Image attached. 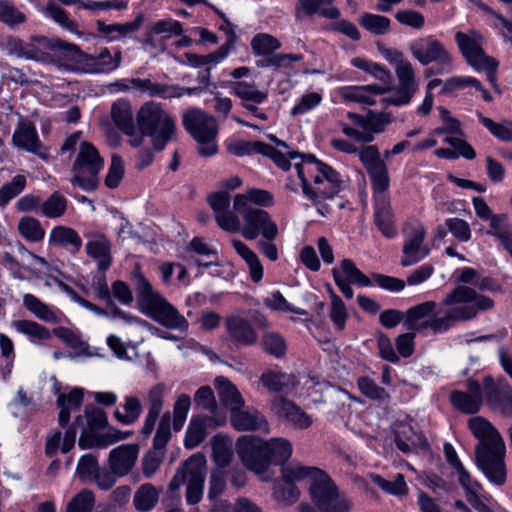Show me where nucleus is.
<instances>
[{
    "instance_id": "f257e3e1",
    "label": "nucleus",
    "mask_w": 512,
    "mask_h": 512,
    "mask_svg": "<svg viewBox=\"0 0 512 512\" xmlns=\"http://www.w3.org/2000/svg\"><path fill=\"white\" fill-rule=\"evenodd\" d=\"M295 168L304 197L320 215L326 216L330 212L329 201H332L344 187L345 181L342 176L311 154L302 156V161L296 163Z\"/></svg>"
},
{
    "instance_id": "f03ea898",
    "label": "nucleus",
    "mask_w": 512,
    "mask_h": 512,
    "mask_svg": "<svg viewBox=\"0 0 512 512\" xmlns=\"http://www.w3.org/2000/svg\"><path fill=\"white\" fill-rule=\"evenodd\" d=\"M131 280L137 295L139 309L143 314L167 329L180 332L188 330L187 319L152 286L139 270L132 273Z\"/></svg>"
},
{
    "instance_id": "7ed1b4c3",
    "label": "nucleus",
    "mask_w": 512,
    "mask_h": 512,
    "mask_svg": "<svg viewBox=\"0 0 512 512\" xmlns=\"http://www.w3.org/2000/svg\"><path fill=\"white\" fill-rule=\"evenodd\" d=\"M440 306L449 330L458 322L475 318L480 311L492 309L494 301L471 287L459 285L443 298Z\"/></svg>"
},
{
    "instance_id": "20e7f679",
    "label": "nucleus",
    "mask_w": 512,
    "mask_h": 512,
    "mask_svg": "<svg viewBox=\"0 0 512 512\" xmlns=\"http://www.w3.org/2000/svg\"><path fill=\"white\" fill-rule=\"evenodd\" d=\"M137 127L151 138L155 150L161 151L176 133L175 119L160 103H144L136 114Z\"/></svg>"
},
{
    "instance_id": "39448f33",
    "label": "nucleus",
    "mask_w": 512,
    "mask_h": 512,
    "mask_svg": "<svg viewBox=\"0 0 512 512\" xmlns=\"http://www.w3.org/2000/svg\"><path fill=\"white\" fill-rule=\"evenodd\" d=\"M505 454V442L498 430L478 440L475 446L477 467L497 486H502L506 481Z\"/></svg>"
},
{
    "instance_id": "423d86ee",
    "label": "nucleus",
    "mask_w": 512,
    "mask_h": 512,
    "mask_svg": "<svg viewBox=\"0 0 512 512\" xmlns=\"http://www.w3.org/2000/svg\"><path fill=\"white\" fill-rule=\"evenodd\" d=\"M505 454V442L498 430L478 440L475 446L477 467L497 486H502L506 481Z\"/></svg>"
},
{
    "instance_id": "0eeeda50",
    "label": "nucleus",
    "mask_w": 512,
    "mask_h": 512,
    "mask_svg": "<svg viewBox=\"0 0 512 512\" xmlns=\"http://www.w3.org/2000/svg\"><path fill=\"white\" fill-rule=\"evenodd\" d=\"M108 423L107 414L102 409L93 405H87L84 414L75 420V425L82 428L79 438V446L83 449L92 447H107L117 441L127 439L131 432H121L116 429H109L108 434L98 437L96 431L106 427Z\"/></svg>"
},
{
    "instance_id": "6e6552de",
    "label": "nucleus",
    "mask_w": 512,
    "mask_h": 512,
    "mask_svg": "<svg viewBox=\"0 0 512 512\" xmlns=\"http://www.w3.org/2000/svg\"><path fill=\"white\" fill-rule=\"evenodd\" d=\"M182 123L197 142L198 152L201 156L210 157L217 153L218 123L213 116L199 108H192L183 114Z\"/></svg>"
},
{
    "instance_id": "1a4fd4ad",
    "label": "nucleus",
    "mask_w": 512,
    "mask_h": 512,
    "mask_svg": "<svg viewBox=\"0 0 512 512\" xmlns=\"http://www.w3.org/2000/svg\"><path fill=\"white\" fill-rule=\"evenodd\" d=\"M207 461L202 453L193 454L177 470L169 484L171 490H178L184 483L186 488V501L195 505L202 499Z\"/></svg>"
},
{
    "instance_id": "9d476101",
    "label": "nucleus",
    "mask_w": 512,
    "mask_h": 512,
    "mask_svg": "<svg viewBox=\"0 0 512 512\" xmlns=\"http://www.w3.org/2000/svg\"><path fill=\"white\" fill-rule=\"evenodd\" d=\"M455 40L467 63L477 71L486 73L492 85H496L498 62L485 54L482 45L483 37L475 30L457 32Z\"/></svg>"
},
{
    "instance_id": "9b49d317",
    "label": "nucleus",
    "mask_w": 512,
    "mask_h": 512,
    "mask_svg": "<svg viewBox=\"0 0 512 512\" xmlns=\"http://www.w3.org/2000/svg\"><path fill=\"white\" fill-rule=\"evenodd\" d=\"M104 165L96 147L87 141L80 142L79 151L72 167L70 181L74 186L91 191L97 186V175Z\"/></svg>"
},
{
    "instance_id": "f8f14e48",
    "label": "nucleus",
    "mask_w": 512,
    "mask_h": 512,
    "mask_svg": "<svg viewBox=\"0 0 512 512\" xmlns=\"http://www.w3.org/2000/svg\"><path fill=\"white\" fill-rule=\"evenodd\" d=\"M411 55L422 65H437V74L453 70V57L447 47L433 35L422 36L410 43Z\"/></svg>"
},
{
    "instance_id": "ddd939ff",
    "label": "nucleus",
    "mask_w": 512,
    "mask_h": 512,
    "mask_svg": "<svg viewBox=\"0 0 512 512\" xmlns=\"http://www.w3.org/2000/svg\"><path fill=\"white\" fill-rule=\"evenodd\" d=\"M404 322L416 331L430 330L435 334L448 331L440 304L432 300L410 307L405 312Z\"/></svg>"
},
{
    "instance_id": "4468645a",
    "label": "nucleus",
    "mask_w": 512,
    "mask_h": 512,
    "mask_svg": "<svg viewBox=\"0 0 512 512\" xmlns=\"http://www.w3.org/2000/svg\"><path fill=\"white\" fill-rule=\"evenodd\" d=\"M309 491L313 502L322 512H347L351 508V501L338 491L324 472L310 484Z\"/></svg>"
},
{
    "instance_id": "2eb2a0df",
    "label": "nucleus",
    "mask_w": 512,
    "mask_h": 512,
    "mask_svg": "<svg viewBox=\"0 0 512 512\" xmlns=\"http://www.w3.org/2000/svg\"><path fill=\"white\" fill-rule=\"evenodd\" d=\"M235 449L248 470L259 475L263 481L271 479V475L268 473L269 459L263 439L248 435L241 436L236 442Z\"/></svg>"
},
{
    "instance_id": "dca6fc26",
    "label": "nucleus",
    "mask_w": 512,
    "mask_h": 512,
    "mask_svg": "<svg viewBox=\"0 0 512 512\" xmlns=\"http://www.w3.org/2000/svg\"><path fill=\"white\" fill-rule=\"evenodd\" d=\"M240 219V232L247 240H255L259 236L264 239H276L278 226L265 210H235Z\"/></svg>"
},
{
    "instance_id": "f3484780",
    "label": "nucleus",
    "mask_w": 512,
    "mask_h": 512,
    "mask_svg": "<svg viewBox=\"0 0 512 512\" xmlns=\"http://www.w3.org/2000/svg\"><path fill=\"white\" fill-rule=\"evenodd\" d=\"M403 257L401 265L409 267L417 264L430 254V248L425 244L426 229L418 221L408 223L404 230Z\"/></svg>"
},
{
    "instance_id": "a211bd4d",
    "label": "nucleus",
    "mask_w": 512,
    "mask_h": 512,
    "mask_svg": "<svg viewBox=\"0 0 512 512\" xmlns=\"http://www.w3.org/2000/svg\"><path fill=\"white\" fill-rule=\"evenodd\" d=\"M52 38L42 36L31 37L29 40L14 38L8 42V52L18 58L48 64Z\"/></svg>"
},
{
    "instance_id": "6ab92c4d",
    "label": "nucleus",
    "mask_w": 512,
    "mask_h": 512,
    "mask_svg": "<svg viewBox=\"0 0 512 512\" xmlns=\"http://www.w3.org/2000/svg\"><path fill=\"white\" fill-rule=\"evenodd\" d=\"M49 57L48 64H53L66 70L83 71L84 60H92L77 45L67 43L58 38H52Z\"/></svg>"
},
{
    "instance_id": "aec40b11",
    "label": "nucleus",
    "mask_w": 512,
    "mask_h": 512,
    "mask_svg": "<svg viewBox=\"0 0 512 512\" xmlns=\"http://www.w3.org/2000/svg\"><path fill=\"white\" fill-rule=\"evenodd\" d=\"M12 144L19 150H23L40 159H49V150L40 141L37 129L33 122L20 118L12 135Z\"/></svg>"
},
{
    "instance_id": "412c9836",
    "label": "nucleus",
    "mask_w": 512,
    "mask_h": 512,
    "mask_svg": "<svg viewBox=\"0 0 512 512\" xmlns=\"http://www.w3.org/2000/svg\"><path fill=\"white\" fill-rule=\"evenodd\" d=\"M332 274L336 285L348 299L353 297V290L350 284H355L361 287H368L372 285V281L369 277L360 271L350 259L342 260L340 267L334 268L332 270Z\"/></svg>"
},
{
    "instance_id": "4be33fe9",
    "label": "nucleus",
    "mask_w": 512,
    "mask_h": 512,
    "mask_svg": "<svg viewBox=\"0 0 512 512\" xmlns=\"http://www.w3.org/2000/svg\"><path fill=\"white\" fill-rule=\"evenodd\" d=\"M395 74L398 79V86L394 94L387 97L385 101L394 106L406 105L411 102L419 88L414 68L410 63L398 68Z\"/></svg>"
},
{
    "instance_id": "5701e85b",
    "label": "nucleus",
    "mask_w": 512,
    "mask_h": 512,
    "mask_svg": "<svg viewBox=\"0 0 512 512\" xmlns=\"http://www.w3.org/2000/svg\"><path fill=\"white\" fill-rule=\"evenodd\" d=\"M167 395V386L164 383H157L151 386L146 393L147 412L143 421L140 433L149 436L156 425L162 412Z\"/></svg>"
},
{
    "instance_id": "b1692460",
    "label": "nucleus",
    "mask_w": 512,
    "mask_h": 512,
    "mask_svg": "<svg viewBox=\"0 0 512 512\" xmlns=\"http://www.w3.org/2000/svg\"><path fill=\"white\" fill-rule=\"evenodd\" d=\"M390 122L391 118L388 114L369 112L365 116L362 130L352 128L347 124H342V132L347 137L353 138L357 142L370 143L374 140V134L383 132Z\"/></svg>"
},
{
    "instance_id": "393cba45",
    "label": "nucleus",
    "mask_w": 512,
    "mask_h": 512,
    "mask_svg": "<svg viewBox=\"0 0 512 512\" xmlns=\"http://www.w3.org/2000/svg\"><path fill=\"white\" fill-rule=\"evenodd\" d=\"M208 201L218 226L227 232H237L240 228V219L235 211L230 210V195L227 192H217L210 195Z\"/></svg>"
},
{
    "instance_id": "a878e982",
    "label": "nucleus",
    "mask_w": 512,
    "mask_h": 512,
    "mask_svg": "<svg viewBox=\"0 0 512 512\" xmlns=\"http://www.w3.org/2000/svg\"><path fill=\"white\" fill-rule=\"evenodd\" d=\"M139 451L140 448L137 444H122L113 448L109 452L108 467L118 477L129 475L137 463Z\"/></svg>"
},
{
    "instance_id": "bb28decb",
    "label": "nucleus",
    "mask_w": 512,
    "mask_h": 512,
    "mask_svg": "<svg viewBox=\"0 0 512 512\" xmlns=\"http://www.w3.org/2000/svg\"><path fill=\"white\" fill-rule=\"evenodd\" d=\"M450 399L455 408L463 413H477L482 405L483 395L481 385L475 380L467 381V391H453Z\"/></svg>"
},
{
    "instance_id": "cd10ccee",
    "label": "nucleus",
    "mask_w": 512,
    "mask_h": 512,
    "mask_svg": "<svg viewBox=\"0 0 512 512\" xmlns=\"http://www.w3.org/2000/svg\"><path fill=\"white\" fill-rule=\"evenodd\" d=\"M89 240L85 244L86 254L92 258L101 271H106L112 264L110 240L104 234H88Z\"/></svg>"
},
{
    "instance_id": "c85d7f7f",
    "label": "nucleus",
    "mask_w": 512,
    "mask_h": 512,
    "mask_svg": "<svg viewBox=\"0 0 512 512\" xmlns=\"http://www.w3.org/2000/svg\"><path fill=\"white\" fill-rule=\"evenodd\" d=\"M389 91V87L379 85L345 86L337 93L345 102H354L363 105L376 104V97Z\"/></svg>"
},
{
    "instance_id": "c756f323",
    "label": "nucleus",
    "mask_w": 512,
    "mask_h": 512,
    "mask_svg": "<svg viewBox=\"0 0 512 512\" xmlns=\"http://www.w3.org/2000/svg\"><path fill=\"white\" fill-rule=\"evenodd\" d=\"M233 427L238 431L268 432L269 425L265 417L255 409L238 408L230 413Z\"/></svg>"
},
{
    "instance_id": "7c9ffc66",
    "label": "nucleus",
    "mask_w": 512,
    "mask_h": 512,
    "mask_svg": "<svg viewBox=\"0 0 512 512\" xmlns=\"http://www.w3.org/2000/svg\"><path fill=\"white\" fill-rule=\"evenodd\" d=\"M225 328L231 341L239 345H253L257 342V333L244 318L231 315L225 321Z\"/></svg>"
},
{
    "instance_id": "2f4dec72",
    "label": "nucleus",
    "mask_w": 512,
    "mask_h": 512,
    "mask_svg": "<svg viewBox=\"0 0 512 512\" xmlns=\"http://www.w3.org/2000/svg\"><path fill=\"white\" fill-rule=\"evenodd\" d=\"M273 204V195L263 189H248L243 193L236 194L233 200L234 210H261L253 205L269 207Z\"/></svg>"
},
{
    "instance_id": "473e14b6",
    "label": "nucleus",
    "mask_w": 512,
    "mask_h": 512,
    "mask_svg": "<svg viewBox=\"0 0 512 512\" xmlns=\"http://www.w3.org/2000/svg\"><path fill=\"white\" fill-rule=\"evenodd\" d=\"M214 386L222 404L232 413L238 408L245 407V400L238 388L226 377L218 376Z\"/></svg>"
},
{
    "instance_id": "72a5a7b5",
    "label": "nucleus",
    "mask_w": 512,
    "mask_h": 512,
    "mask_svg": "<svg viewBox=\"0 0 512 512\" xmlns=\"http://www.w3.org/2000/svg\"><path fill=\"white\" fill-rule=\"evenodd\" d=\"M130 83L134 89L150 97L180 98L182 94L177 85L161 84L150 79L132 78Z\"/></svg>"
},
{
    "instance_id": "f704fd0d",
    "label": "nucleus",
    "mask_w": 512,
    "mask_h": 512,
    "mask_svg": "<svg viewBox=\"0 0 512 512\" xmlns=\"http://www.w3.org/2000/svg\"><path fill=\"white\" fill-rule=\"evenodd\" d=\"M49 243L68 249L72 254H77L82 247V239L79 234L68 226L58 225L52 228L49 234Z\"/></svg>"
},
{
    "instance_id": "c9c22d12",
    "label": "nucleus",
    "mask_w": 512,
    "mask_h": 512,
    "mask_svg": "<svg viewBox=\"0 0 512 512\" xmlns=\"http://www.w3.org/2000/svg\"><path fill=\"white\" fill-rule=\"evenodd\" d=\"M375 199V223L381 233L387 237L392 238L396 232L393 226L394 215L390 207L388 195L377 196Z\"/></svg>"
},
{
    "instance_id": "e433bc0d",
    "label": "nucleus",
    "mask_w": 512,
    "mask_h": 512,
    "mask_svg": "<svg viewBox=\"0 0 512 512\" xmlns=\"http://www.w3.org/2000/svg\"><path fill=\"white\" fill-rule=\"evenodd\" d=\"M161 487H156L151 483L140 485L133 495V506L138 512H149L159 502Z\"/></svg>"
},
{
    "instance_id": "4c0bfd02",
    "label": "nucleus",
    "mask_w": 512,
    "mask_h": 512,
    "mask_svg": "<svg viewBox=\"0 0 512 512\" xmlns=\"http://www.w3.org/2000/svg\"><path fill=\"white\" fill-rule=\"evenodd\" d=\"M12 327L20 334L25 335L35 345H40L52 338L50 330L32 320H15Z\"/></svg>"
},
{
    "instance_id": "58836bf2",
    "label": "nucleus",
    "mask_w": 512,
    "mask_h": 512,
    "mask_svg": "<svg viewBox=\"0 0 512 512\" xmlns=\"http://www.w3.org/2000/svg\"><path fill=\"white\" fill-rule=\"evenodd\" d=\"M144 22V16L139 14L132 22L122 24H106L103 21H97V30L99 33L109 36L108 40L113 41L118 37H125L139 30Z\"/></svg>"
},
{
    "instance_id": "ea45409f",
    "label": "nucleus",
    "mask_w": 512,
    "mask_h": 512,
    "mask_svg": "<svg viewBox=\"0 0 512 512\" xmlns=\"http://www.w3.org/2000/svg\"><path fill=\"white\" fill-rule=\"evenodd\" d=\"M232 94L241 100V103L252 101L262 104L268 98L266 91L259 90L255 82L237 81L229 83Z\"/></svg>"
},
{
    "instance_id": "a19ab883",
    "label": "nucleus",
    "mask_w": 512,
    "mask_h": 512,
    "mask_svg": "<svg viewBox=\"0 0 512 512\" xmlns=\"http://www.w3.org/2000/svg\"><path fill=\"white\" fill-rule=\"evenodd\" d=\"M212 459L219 468L228 466L233 457V442L227 436L222 434L215 435L211 440Z\"/></svg>"
},
{
    "instance_id": "79ce46f5",
    "label": "nucleus",
    "mask_w": 512,
    "mask_h": 512,
    "mask_svg": "<svg viewBox=\"0 0 512 512\" xmlns=\"http://www.w3.org/2000/svg\"><path fill=\"white\" fill-rule=\"evenodd\" d=\"M83 392L79 388H74L69 393H61L57 398V405L60 409L58 421L61 426L68 424L71 412L82 404Z\"/></svg>"
},
{
    "instance_id": "37998d69",
    "label": "nucleus",
    "mask_w": 512,
    "mask_h": 512,
    "mask_svg": "<svg viewBox=\"0 0 512 512\" xmlns=\"http://www.w3.org/2000/svg\"><path fill=\"white\" fill-rule=\"evenodd\" d=\"M122 409L114 411L115 419L123 425H132L139 419L143 411L140 398L134 395H126L123 397Z\"/></svg>"
},
{
    "instance_id": "c03bdc74",
    "label": "nucleus",
    "mask_w": 512,
    "mask_h": 512,
    "mask_svg": "<svg viewBox=\"0 0 512 512\" xmlns=\"http://www.w3.org/2000/svg\"><path fill=\"white\" fill-rule=\"evenodd\" d=\"M396 446L404 453L410 452L415 447L427 448L428 443L421 435L413 431L409 425H401L396 432Z\"/></svg>"
},
{
    "instance_id": "a18cd8bd",
    "label": "nucleus",
    "mask_w": 512,
    "mask_h": 512,
    "mask_svg": "<svg viewBox=\"0 0 512 512\" xmlns=\"http://www.w3.org/2000/svg\"><path fill=\"white\" fill-rule=\"evenodd\" d=\"M23 305L29 310L36 318L48 322L59 323V315L48 305L43 303L40 299L32 294H25L23 296Z\"/></svg>"
},
{
    "instance_id": "49530a36",
    "label": "nucleus",
    "mask_w": 512,
    "mask_h": 512,
    "mask_svg": "<svg viewBox=\"0 0 512 512\" xmlns=\"http://www.w3.org/2000/svg\"><path fill=\"white\" fill-rule=\"evenodd\" d=\"M269 464L271 462L284 463L292 455V444L285 438H272L268 441L263 440Z\"/></svg>"
},
{
    "instance_id": "de8ad7c7",
    "label": "nucleus",
    "mask_w": 512,
    "mask_h": 512,
    "mask_svg": "<svg viewBox=\"0 0 512 512\" xmlns=\"http://www.w3.org/2000/svg\"><path fill=\"white\" fill-rule=\"evenodd\" d=\"M211 422V418H192L185 435V447L192 449L200 445L206 438V428Z\"/></svg>"
},
{
    "instance_id": "09e8293b",
    "label": "nucleus",
    "mask_w": 512,
    "mask_h": 512,
    "mask_svg": "<svg viewBox=\"0 0 512 512\" xmlns=\"http://www.w3.org/2000/svg\"><path fill=\"white\" fill-rule=\"evenodd\" d=\"M323 471L317 468L305 467L298 463H290L283 467L282 469V478L285 483H293L296 481H300L306 478H309L313 481L321 474Z\"/></svg>"
},
{
    "instance_id": "8fccbe9b",
    "label": "nucleus",
    "mask_w": 512,
    "mask_h": 512,
    "mask_svg": "<svg viewBox=\"0 0 512 512\" xmlns=\"http://www.w3.org/2000/svg\"><path fill=\"white\" fill-rule=\"evenodd\" d=\"M111 117L115 125L122 131L132 126L134 121L131 103L123 99L114 102L111 107Z\"/></svg>"
},
{
    "instance_id": "3c124183",
    "label": "nucleus",
    "mask_w": 512,
    "mask_h": 512,
    "mask_svg": "<svg viewBox=\"0 0 512 512\" xmlns=\"http://www.w3.org/2000/svg\"><path fill=\"white\" fill-rule=\"evenodd\" d=\"M372 482L380 487L384 492L402 497L408 494V486L402 474H397L394 480H386L378 474L370 476Z\"/></svg>"
},
{
    "instance_id": "603ef678",
    "label": "nucleus",
    "mask_w": 512,
    "mask_h": 512,
    "mask_svg": "<svg viewBox=\"0 0 512 512\" xmlns=\"http://www.w3.org/2000/svg\"><path fill=\"white\" fill-rule=\"evenodd\" d=\"M67 210V199L59 192L52 193L40 205V212L48 218H60Z\"/></svg>"
},
{
    "instance_id": "864d4df0",
    "label": "nucleus",
    "mask_w": 512,
    "mask_h": 512,
    "mask_svg": "<svg viewBox=\"0 0 512 512\" xmlns=\"http://www.w3.org/2000/svg\"><path fill=\"white\" fill-rule=\"evenodd\" d=\"M332 2L333 0H300L299 7L307 15L319 13L326 18L338 19L340 11L336 7H324V5H330Z\"/></svg>"
},
{
    "instance_id": "5fc2aeb1",
    "label": "nucleus",
    "mask_w": 512,
    "mask_h": 512,
    "mask_svg": "<svg viewBox=\"0 0 512 512\" xmlns=\"http://www.w3.org/2000/svg\"><path fill=\"white\" fill-rule=\"evenodd\" d=\"M366 171L373 185L374 197L386 196L390 182L386 164L380 163Z\"/></svg>"
},
{
    "instance_id": "6e6d98bb",
    "label": "nucleus",
    "mask_w": 512,
    "mask_h": 512,
    "mask_svg": "<svg viewBox=\"0 0 512 512\" xmlns=\"http://www.w3.org/2000/svg\"><path fill=\"white\" fill-rule=\"evenodd\" d=\"M508 382L503 379L499 378L495 380L491 376H485L483 379V387L482 389V395H484L487 403L495 408L497 404L500 402V398L502 397V387L508 386Z\"/></svg>"
},
{
    "instance_id": "4d7b16f0",
    "label": "nucleus",
    "mask_w": 512,
    "mask_h": 512,
    "mask_svg": "<svg viewBox=\"0 0 512 512\" xmlns=\"http://www.w3.org/2000/svg\"><path fill=\"white\" fill-rule=\"evenodd\" d=\"M18 231L23 238L30 242L41 241L45 235V231L39 220L29 216L20 219Z\"/></svg>"
},
{
    "instance_id": "13d9d810",
    "label": "nucleus",
    "mask_w": 512,
    "mask_h": 512,
    "mask_svg": "<svg viewBox=\"0 0 512 512\" xmlns=\"http://www.w3.org/2000/svg\"><path fill=\"white\" fill-rule=\"evenodd\" d=\"M477 117L480 123L487 128L494 137L505 142L512 141V122L502 121L497 123L481 113H478Z\"/></svg>"
},
{
    "instance_id": "bf43d9fd",
    "label": "nucleus",
    "mask_w": 512,
    "mask_h": 512,
    "mask_svg": "<svg viewBox=\"0 0 512 512\" xmlns=\"http://www.w3.org/2000/svg\"><path fill=\"white\" fill-rule=\"evenodd\" d=\"M94 505V493L91 490L83 489L67 503L66 512H91Z\"/></svg>"
},
{
    "instance_id": "052dcab7",
    "label": "nucleus",
    "mask_w": 512,
    "mask_h": 512,
    "mask_svg": "<svg viewBox=\"0 0 512 512\" xmlns=\"http://www.w3.org/2000/svg\"><path fill=\"white\" fill-rule=\"evenodd\" d=\"M191 407V399L187 394H181L177 397L173 405L172 423L175 431H180L187 419Z\"/></svg>"
},
{
    "instance_id": "680f3d73",
    "label": "nucleus",
    "mask_w": 512,
    "mask_h": 512,
    "mask_svg": "<svg viewBox=\"0 0 512 512\" xmlns=\"http://www.w3.org/2000/svg\"><path fill=\"white\" fill-rule=\"evenodd\" d=\"M261 346L265 352L274 357H282L286 353V342L284 338L276 332H267L263 335Z\"/></svg>"
},
{
    "instance_id": "e2e57ef3",
    "label": "nucleus",
    "mask_w": 512,
    "mask_h": 512,
    "mask_svg": "<svg viewBox=\"0 0 512 512\" xmlns=\"http://www.w3.org/2000/svg\"><path fill=\"white\" fill-rule=\"evenodd\" d=\"M360 24L369 32L376 35H383L389 31L390 20L381 15L364 14L360 19Z\"/></svg>"
},
{
    "instance_id": "0e129e2a",
    "label": "nucleus",
    "mask_w": 512,
    "mask_h": 512,
    "mask_svg": "<svg viewBox=\"0 0 512 512\" xmlns=\"http://www.w3.org/2000/svg\"><path fill=\"white\" fill-rule=\"evenodd\" d=\"M329 316L338 330H343L348 319V312L345 304L335 293L331 294V304Z\"/></svg>"
},
{
    "instance_id": "69168bd1",
    "label": "nucleus",
    "mask_w": 512,
    "mask_h": 512,
    "mask_svg": "<svg viewBox=\"0 0 512 512\" xmlns=\"http://www.w3.org/2000/svg\"><path fill=\"white\" fill-rule=\"evenodd\" d=\"M171 415L166 412L160 419L158 428L153 439V451L161 452L171 438L170 430Z\"/></svg>"
},
{
    "instance_id": "338daca9",
    "label": "nucleus",
    "mask_w": 512,
    "mask_h": 512,
    "mask_svg": "<svg viewBox=\"0 0 512 512\" xmlns=\"http://www.w3.org/2000/svg\"><path fill=\"white\" fill-rule=\"evenodd\" d=\"M124 173L125 169L122 158L117 154H113L109 170L105 178L106 186L110 189L118 187L124 177Z\"/></svg>"
},
{
    "instance_id": "774afa93",
    "label": "nucleus",
    "mask_w": 512,
    "mask_h": 512,
    "mask_svg": "<svg viewBox=\"0 0 512 512\" xmlns=\"http://www.w3.org/2000/svg\"><path fill=\"white\" fill-rule=\"evenodd\" d=\"M251 46L256 55H268L280 48V42L271 35L258 34L252 39Z\"/></svg>"
}]
</instances>
